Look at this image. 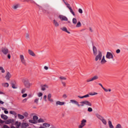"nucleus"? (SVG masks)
Here are the masks:
<instances>
[{"label": "nucleus", "mask_w": 128, "mask_h": 128, "mask_svg": "<svg viewBox=\"0 0 128 128\" xmlns=\"http://www.w3.org/2000/svg\"><path fill=\"white\" fill-rule=\"evenodd\" d=\"M22 82L24 83V84L26 88H30L31 84L30 83V80H28L24 79L22 80Z\"/></svg>", "instance_id": "nucleus-1"}, {"label": "nucleus", "mask_w": 128, "mask_h": 128, "mask_svg": "<svg viewBox=\"0 0 128 128\" xmlns=\"http://www.w3.org/2000/svg\"><path fill=\"white\" fill-rule=\"evenodd\" d=\"M102 53L100 51L98 52V54L96 56L95 58L96 62L98 60H102Z\"/></svg>", "instance_id": "nucleus-2"}, {"label": "nucleus", "mask_w": 128, "mask_h": 128, "mask_svg": "<svg viewBox=\"0 0 128 128\" xmlns=\"http://www.w3.org/2000/svg\"><path fill=\"white\" fill-rule=\"evenodd\" d=\"M106 58L108 60H114V55L110 52H107Z\"/></svg>", "instance_id": "nucleus-3"}, {"label": "nucleus", "mask_w": 128, "mask_h": 128, "mask_svg": "<svg viewBox=\"0 0 128 128\" xmlns=\"http://www.w3.org/2000/svg\"><path fill=\"white\" fill-rule=\"evenodd\" d=\"M4 122H5L6 124H11L12 126H14V120L8 119L5 122L4 121Z\"/></svg>", "instance_id": "nucleus-4"}, {"label": "nucleus", "mask_w": 128, "mask_h": 128, "mask_svg": "<svg viewBox=\"0 0 128 128\" xmlns=\"http://www.w3.org/2000/svg\"><path fill=\"white\" fill-rule=\"evenodd\" d=\"M1 52L4 54L6 55L8 54V49L6 47H3L1 49Z\"/></svg>", "instance_id": "nucleus-5"}, {"label": "nucleus", "mask_w": 128, "mask_h": 128, "mask_svg": "<svg viewBox=\"0 0 128 128\" xmlns=\"http://www.w3.org/2000/svg\"><path fill=\"white\" fill-rule=\"evenodd\" d=\"M20 60L22 64L26 66V60H24V55H20Z\"/></svg>", "instance_id": "nucleus-6"}, {"label": "nucleus", "mask_w": 128, "mask_h": 128, "mask_svg": "<svg viewBox=\"0 0 128 128\" xmlns=\"http://www.w3.org/2000/svg\"><path fill=\"white\" fill-rule=\"evenodd\" d=\"M80 104H86V106H92V103L88 100H84L80 102Z\"/></svg>", "instance_id": "nucleus-7"}, {"label": "nucleus", "mask_w": 128, "mask_h": 128, "mask_svg": "<svg viewBox=\"0 0 128 128\" xmlns=\"http://www.w3.org/2000/svg\"><path fill=\"white\" fill-rule=\"evenodd\" d=\"M86 120H82L81 124L79 125L78 128H82L83 126H86Z\"/></svg>", "instance_id": "nucleus-8"}, {"label": "nucleus", "mask_w": 128, "mask_h": 128, "mask_svg": "<svg viewBox=\"0 0 128 128\" xmlns=\"http://www.w3.org/2000/svg\"><path fill=\"white\" fill-rule=\"evenodd\" d=\"M58 18L61 20H64L65 22H68V18H66V16L60 15L58 16Z\"/></svg>", "instance_id": "nucleus-9"}, {"label": "nucleus", "mask_w": 128, "mask_h": 128, "mask_svg": "<svg viewBox=\"0 0 128 128\" xmlns=\"http://www.w3.org/2000/svg\"><path fill=\"white\" fill-rule=\"evenodd\" d=\"M47 98L48 102H54V99L52 98V94H48Z\"/></svg>", "instance_id": "nucleus-10"}, {"label": "nucleus", "mask_w": 128, "mask_h": 128, "mask_svg": "<svg viewBox=\"0 0 128 128\" xmlns=\"http://www.w3.org/2000/svg\"><path fill=\"white\" fill-rule=\"evenodd\" d=\"M92 50L94 55L96 56V54H98V50L96 49V46H92Z\"/></svg>", "instance_id": "nucleus-11"}, {"label": "nucleus", "mask_w": 128, "mask_h": 128, "mask_svg": "<svg viewBox=\"0 0 128 128\" xmlns=\"http://www.w3.org/2000/svg\"><path fill=\"white\" fill-rule=\"evenodd\" d=\"M70 102L72 104H76V106H78V108H80V104H78V102L76 100H70Z\"/></svg>", "instance_id": "nucleus-12"}, {"label": "nucleus", "mask_w": 128, "mask_h": 128, "mask_svg": "<svg viewBox=\"0 0 128 128\" xmlns=\"http://www.w3.org/2000/svg\"><path fill=\"white\" fill-rule=\"evenodd\" d=\"M5 78L6 80H10V78H12V74L10 73V72H8Z\"/></svg>", "instance_id": "nucleus-13"}, {"label": "nucleus", "mask_w": 128, "mask_h": 128, "mask_svg": "<svg viewBox=\"0 0 128 128\" xmlns=\"http://www.w3.org/2000/svg\"><path fill=\"white\" fill-rule=\"evenodd\" d=\"M64 102H62L60 101H56V106H64Z\"/></svg>", "instance_id": "nucleus-14"}, {"label": "nucleus", "mask_w": 128, "mask_h": 128, "mask_svg": "<svg viewBox=\"0 0 128 128\" xmlns=\"http://www.w3.org/2000/svg\"><path fill=\"white\" fill-rule=\"evenodd\" d=\"M53 24L54 26L58 28V26H60V24L58 23V21L56 20H53Z\"/></svg>", "instance_id": "nucleus-15"}, {"label": "nucleus", "mask_w": 128, "mask_h": 128, "mask_svg": "<svg viewBox=\"0 0 128 128\" xmlns=\"http://www.w3.org/2000/svg\"><path fill=\"white\" fill-rule=\"evenodd\" d=\"M28 52L29 54H30V56H36V54H34V52H33L32 50H28Z\"/></svg>", "instance_id": "nucleus-16"}, {"label": "nucleus", "mask_w": 128, "mask_h": 128, "mask_svg": "<svg viewBox=\"0 0 128 128\" xmlns=\"http://www.w3.org/2000/svg\"><path fill=\"white\" fill-rule=\"evenodd\" d=\"M20 124H22V123L20 122H18V121H16L14 123V125L16 126V128H20Z\"/></svg>", "instance_id": "nucleus-17"}, {"label": "nucleus", "mask_w": 128, "mask_h": 128, "mask_svg": "<svg viewBox=\"0 0 128 128\" xmlns=\"http://www.w3.org/2000/svg\"><path fill=\"white\" fill-rule=\"evenodd\" d=\"M106 59L104 58V56H102V59L100 61V64H106Z\"/></svg>", "instance_id": "nucleus-18"}, {"label": "nucleus", "mask_w": 128, "mask_h": 128, "mask_svg": "<svg viewBox=\"0 0 128 128\" xmlns=\"http://www.w3.org/2000/svg\"><path fill=\"white\" fill-rule=\"evenodd\" d=\"M28 126H29V125H28V123L24 122L22 124V128H26Z\"/></svg>", "instance_id": "nucleus-19"}, {"label": "nucleus", "mask_w": 128, "mask_h": 128, "mask_svg": "<svg viewBox=\"0 0 128 128\" xmlns=\"http://www.w3.org/2000/svg\"><path fill=\"white\" fill-rule=\"evenodd\" d=\"M1 118H2V120H6L8 118V117L6 115L2 114H1Z\"/></svg>", "instance_id": "nucleus-20"}, {"label": "nucleus", "mask_w": 128, "mask_h": 128, "mask_svg": "<svg viewBox=\"0 0 128 128\" xmlns=\"http://www.w3.org/2000/svg\"><path fill=\"white\" fill-rule=\"evenodd\" d=\"M60 30H63V32H67L68 34H70V32H68V29L66 27H63L61 28Z\"/></svg>", "instance_id": "nucleus-21"}, {"label": "nucleus", "mask_w": 128, "mask_h": 128, "mask_svg": "<svg viewBox=\"0 0 128 128\" xmlns=\"http://www.w3.org/2000/svg\"><path fill=\"white\" fill-rule=\"evenodd\" d=\"M108 124L110 128H114V125H112V121L109 120L108 122Z\"/></svg>", "instance_id": "nucleus-22"}, {"label": "nucleus", "mask_w": 128, "mask_h": 128, "mask_svg": "<svg viewBox=\"0 0 128 128\" xmlns=\"http://www.w3.org/2000/svg\"><path fill=\"white\" fill-rule=\"evenodd\" d=\"M100 120H102V124H106V119L104 118H100Z\"/></svg>", "instance_id": "nucleus-23"}, {"label": "nucleus", "mask_w": 128, "mask_h": 128, "mask_svg": "<svg viewBox=\"0 0 128 128\" xmlns=\"http://www.w3.org/2000/svg\"><path fill=\"white\" fill-rule=\"evenodd\" d=\"M18 117L19 118V120H24V116L20 114H18Z\"/></svg>", "instance_id": "nucleus-24"}, {"label": "nucleus", "mask_w": 128, "mask_h": 128, "mask_svg": "<svg viewBox=\"0 0 128 128\" xmlns=\"http://www.w3.org/2000/svg\"><path fill=\"white\" fill-rule=\"evenodd\" d=\"M48 88V85H44L43 86H42V90H46Z\"/></svg>", "instance_id": "nucleus-25"}, {"label": "nucleus", "mask_w": 128, "mask_h": 128, "mask_svg": "<svg viewBox=\"0 0 128 128\" xmlns=\"http://www.w3.org/2000/svg\"><path fill=\"white\" fill-rule=\"evenodd\" d=\"M42 126H44V128H50V124L48 123H44Z\"/></svg>", "instance_id": "nucleus-26"}, {"label": "nucleus", "mask_w": 128, "mask_h": 128, "mask_svg": "<svg viewBox=\"0 0 128 128\" xmlns=\"http://www.w3.org/2000/svg\"><path fill=\"white\" fill-rule=\"evenodd\" d=\"M92 80L94 82V80H96L98 79V76H94L92 78Z\"/></svg>", "instance_id": "nucleus-27"}, {"label": "nucleus", "mask_w": 128, "mask_h": 128, "mask_svg": "<svg viewBox=\"0 0 128 128\" xmlns=\"http://www.w3.org/2000/svg\"><path fill=\"white\" fill-rule=\"evenodd\" d=\"M29 122H30V124H37L38 122L34 120H28Z\"/></svg>", "instance_id": "nucleus-28"}, {"label": "nucleus", "mask_w": 128, "mask_h": 128, "mask_svg": "<svg viewBox=\"0 0 128 128\" xmlns=\"http://www.w3.org/2000/svg\"><path fill=\"white\" fill-rule=\"evenodd\" d=\"M77 22H78V20H76V18H72V24H76Z\"/></svg>", "instance_id": "nucleus-29"}, {"label": "nucleus", "mask_w": 128, "mask_h": 128, "mask_svg": "<svg viewBox=\"0 0 128 128\" xmlns=\"http://www.w3.org/2000/svg\"><path fill=\"white\" fill-rule=\"evenodd\" d=\"M59 78L61 82H62V80H66V77L62 76H60Z\"/></svg>", "instance_id": "nucleus-30"}, {"label": "nucleus", "mask_w": 128, "mask_h": 128, "mask_svg": "<svg viewBox=\"0 0 128 128\" xmlns=\"http://www.w3.org/2000/svg\"><path fill=\"white\" fill-rule=\"evenodd\" d=\"M11 84L12 85V88H14V89L18 88V86H16V84H14V82H12Z\"/></svg>", "instance_id": "nucleus-31"}, {"label": "nucleus", "mask_w": 128, "mask_h": 128, "mask_svg": "<svg viewBox=\"0 0 128 128\" xmlns=\"http://www.w3.org/2000/svg\"><path fill=\"white\" fill-rule=\"evenodd\" d=\"M38 100H40V98H36L34 100V104H38Z\"/></svg>", "instance_id": "nucleus-32"}, {"label": "nucleus", "mask_w": 128, "mask_h": 128, "mask_svg": "<svg viewBox=\"0 0 128 128\" xmlns=\"http://www.w3.org/2000/svg\"><path fill=\"white\" fill-rule=\"evenodd\" d=\"M80 26H82V23L80 22H78L76 25V28H80Z\"/></svg>", "instance_id": "nucleus-33"}, {"label": "nucleus", "mask_w": 128, "mask_h": 128, "mask_svg": "<svg viewBox=\"0 0 128 128\" xmlns=\"http://www.w3.org/2000/svg\"><path fill=\"white\" fill-rule=\"evenodd\" d=\"M2 86H5L6 88H8V86H10V84H8V83L6 82V83H3L2 84Z\"/></svg>", "instance_id": "nucleus-34"}, {"label": "nucleus", "mask_w": 128, "mask_h": 128, "mask_svg": "<svg viewBox=\"0 0 128 128\" xmlns=\"http://www.w3.org/2000/svg\"><path fill=\"white\" fill-rule=\"evenodd\" d=\"M115 128H122V124H118L116 125Z\"/></svg>", "instance_id": "nucleus-35"}, {"label": "nucleus", "mask_w": 128, "mask_h": 128, "mask_svg": "<svg viewBox=\"0 0 128 128\" xmlns=\"http://www.w3.org/2000/svg\"><path fill=\"white\" fill-rule=\"evenodd\" d=\"M38 122H44L46 121L42 118H40L38 120Z\"/></svg>", "instance_id": "nucleus-36"}, {"label": "nucleus", "mask_w": 128, "mask_h": 128, "mask_svg": "<svg viewBox=\"0 0 128 128\" xmlns=\"http://www.w3.org/2000/svg\"><path fill=\"white\" fill-rule=\"evenodd\" d=\"M64 4H65L66 5V6L68 8V10L72 9V7L70 6V4H68L66 2H64Z\"/></svg>", "instance_id": "nucleus-37"}, {"label": "nucleus", "mask_w": 128, "mask_h": 128, "mask_svg": "<svg viewBox=\"0 0 128 128\" xmlns=\"http://www.w3.org/2000/svg\"><path fill=\"white\" fill-rule=\"evenodd\" d=\"M33 120H35V122H36V120H38V116H33Z\"/></svg>", "instance_id": "nucleus-38"}, {"label": "nucleus", "mask_w": 128, "mask_h": 128, "mask_svg": "<svg viewBox=\"0 0 128 128\" xmlns=\"http://www.w3.org/2000/svg\"><path fill=\"white\" fill-rule=\"evenodd\" d=\"M26 40H30V34H28V33H26Z\"/></svg>", "instance_id": "nucleus-39"}, {"label": "nucleus", "mask_w": 128, "mask_h": 128, "mask_svg": "<svg viewBox=\"0 0 128 128\" xmlns=\"http://www.w3.org/2000/svg\"><path fill=\"white\" fill-rule=\"evenodd\" d=\"M90 94V96H96V94H98V93L97 92H90V94Z\"/></svg>", "instance_id": "nucleus-40"}, {"label": "nucleus", "mask_w": 128, "mask_h": 128, "mask_svg": "<svg viewBox=\"0 0 128 128\" xmlns=\"http://www.w3.org/2000/svg\"><path fill=\"white\" fill-rule=\"evenodd\" d=\"M88 112H92V108L90 107L88 108Z\"/></svg>", "instance_id": "nucleus-41"}, {"label": "nucleus", "mask_w": 128, "mask_h": 128, "mask_svg": "<svg viewBox=\"0 0 128 128\" xmlns=\"http://www.w3.org/2000/svg\"><path fill=\"white\" fill-rule=\"evenodd\" d=\"M70 10V12H71V14H72L73 16H76V14H74V11L72 10V9L71 8Z\"/></svg>", "instance_id": "nucleus-42"}, {"label": "nucleus", "mask_w": 128, "mask_h": 128, "mask_svg": "<svg viewBox=\"0 0 128 128\" xmlns=\"http://www.w3.org/2000/svg\"><path fill=\"white\" fill-rule=\"evenodd\" d=\"M38 98H40V96H42V92H39L38 94Z\"/></svg>", "instance_id": "nucleus-43"}, {"label": "nucleus", "mask_w": 128, "mask_h": 128, "mask_svg": "<svg viewBox=\"0 0 128 128\" xmlns=\"http://www.w3.org/2000/svg\"><path fill=\"white\" fill-rule=\"evenodd\" d=\"M93 82L92 78H91L90 79H88V80H86L87 82Z\"/></svg>", "instance_id": "nucleus-44"}, {"label": "nucleus", "mask_w": 128, "mask_h": 128, "mask_svg": "<svg viewBox=\"0 0 128 128\" xmlns=\"http://www.w3.org/2000/svg\"><path fill=\"white\" fill-rule=\"evenodd\" d=\"M78 12L80 14H82V8H79Z\"/></svg>", "instance_id": "nucleus-45"}, {"label": "nucleus", "mask_w": 128, "mask_h": 128, "mask_svg": "<svg viewBox=\"0 0 128 128\" xmlns=\"http://www.w3.org/2000/svg\"><path fill=\"white\" fill-rule=\"evenodd\" d=\"M89 97H90V94H87L83 96V98H89Z\"/></svg>", "instance_id": "nucleus-46"}, {"label": "nucleus", "mask_w": 128, "mask_h": 128, "mask_svg": "<svg viewBox=\"0 0 128 128\" xmlns=\"http://www.w3.org/2000/svg\"><path fill=\"white\" fill-rule=\"evenodd\" d=\"M10 114H16V112L14 111H10Z\"/></svg>", "instance_id": "nucleus-47"}, {"label": "nucleus", "mask_w": 128, "mask_h": 128, "mask_svg": "<svg viewBox=\"0 0 128 128\" xmlns=\"http://www.w3.org/2000/svg\"><path fill=\"white\" fill-rule=\"evenodd\" d=\"M22 96L23 98H26V96H28V94H23L22 95Z\"/></svg>", "instance_id": "nucleus-48"}, {"label": "nucleus", "mask_w": 128, "mask_h": 128, "mask_svg": "<svg viewBox=\"0 0 128 128\" xmlns=\"http://www.w3.org/2000/svg\"><path fill=\"white\" fill-rule=\"evenodd\" d=\"M46 98H47L46 95H45V96H44V99L45 102H47Z\"/></svg>", "instance_id": "nucleus-49"}, {"label": "nucleus", "mask_w": 128, "mask_h": 128, "mask_svg": "<svg viewBox=\"0 0 128 128\" xmlns=\"http://www.w3.org/2000/svg\"><path fill=\"white\" fill-rule=\"evenodd\" d=\"M18 8V5H16V6H14V10H16V8Z\"/></svg>", "instance_id": "nucleus-50"}, {"label": "nucleus", "mask_w": 128, "mask_h": 128, "mask_svg": "<svg viewBox=\"0 0 128 128\" xmlns=\"http://www.w3.org/2000/svg\"><path fill=\"white\" fill-rule=\"evenodd\" d=\"M26 92V88H24L22 90V94H24Z\"/></svg>", "instance_id": "nucleus-51"}, {"label": "nucleus", "mask_w": 128, "mask_h": 128, "mask_svg": "<svg viewBox=\"0 0 128 128\" xmlns=\"http://www.w3.org/2000/svg\"><path fill=\"white\" fill-rule=\"evenodd\" d=\"M26 100H28L27 98H24V100H22V102L25 103L26 102Z\"/></svg>", "instance_id": "nucleus-52"}, {"label": "nucleus", "mask_w": 128, "mask_h": 128, "mask_svg": "<svg viewBox=\"0 0 128 128\" xmlns=\"http://www.w3.org/2000/svg\"><path fill=\"white\" fill-rule=\"evenodd\" d=\"M116 54H120V49H118L116 50Z\"/></svg>", "instance_id": "nucleus-53"}, {"label": "nucleus", "mask_w": 128, "mask_h": 128, "mask_svg": "<svg viewBox=\"0 0 128 128\" xmlns=\"http://www.w3.org/2000/svg\"><path fill=\"white\" fill-rule=\"evenodd\" d=\"M103 89L106 92H108V90L104 88H103Z\"/></svg>", "instance_id": "nucleus-54"}, {"label": "nucleus", "mask_w": 128, "mask_h": 128, "mask_svg": "<svg viewBox=\"0 0 128 128\" xmlns=\"http://www.w3.org/2000/svg\"><path fill=\"white\" fill-rule=\"evenodd\" d=\"M61 82H62V84L64 86H66V83L62 81Z\"/></svg>", "instance_id": "nucleus-55"}, {"label": "nucleus", "mask_w": 128, "mask_h": 128, "mask_svg": "<svg viewBox=\"0 0 128 128\" xmlns=\"http://www.w3.org/2000/svg\"><path fill=\"white\" fill-rule=\"evenodd\" d=\"M2 70V74H4L5 72L4 69V68L2 67V68L1 69Z\"/></svg>", "instance_id": "nucleus-56"}, {"label": "nucleus", "mask_w": 128, "mask_h": 128, "mask_svg": "<svg viewBox=\"0 0 128 128\" xmlns=\"http://www.w3.org/2000/svg\"><path fill=\"white\" fill-rule=\"evenodd\" d=\"M4 121L2 120V119L0 118V124H4Z\"/></svg>", "instance_id": "nucleus-57"}, {"label": "nucleus", "mask_w": 128, "mask_h": 128, "mask_svg": "<svg viewBox=\"0 0 128 128\" xmlns=\"http://www.w3.org/2000/svg\"><path fill=\"white\" fill-rule=\"evenodd\" d=\"M63 98H67L66 94H64L63 95Z\"/></svg>", "instance_id": "nucleus-58"}, {"label": "nucleus", "mask_w": 128, "mask_h": 128, "mask_svg": "<svg viewBox=\"0 0 128 128\" xmlns=\"http://www.w3.org/2000/svg\"><path fill=\"white\" fill-rule=\"evenodd\" d=\"M44 70H48V67L45 66L44 67Z\"/></svg>", "instance_id": "nucleus-59"}, {"label": "nucleus", "mask_w": 128, "mask_h": 128, "mask_svg": "<svg viewBox=\"0 0 128 128\" xmlns=\"http://www.w3.org/2000/svg\"><path fill=\"white\" fill-rule=\"evenodd\" d=\"M4 114H8V111L5 110L4 111Z\"/></svg>", "instance_id": "nucleus-60"}, {"label": "nucleus", "mask_w": 128, "mask_h": 128, "mask_svg": "<svg viewBox=\"0 0 128 128\" xmlns=\"http://www.w3.org/2000/svg\"><path fill=\"white\" fill-rule=\"evenodd\" d=\"M97 117L98 118H99V120H100V118H104L100 115H98Z\"/></svg>", "instance_id": "nucleus-61"}, {"label": "nucleus", "mask_w": 128, "mask_h": 128, "mask_svg": "<svg viewBox=\"0 0 128 128\" xmlns=\"http://www.w3.org/2000/svg\"><path fill=\"white\" fill-rule=\"evenodd\" d=\"M78 98H84V96H78Z\"/></svg>", "instance_id": "nucleus-62"}, {"label": "nucleus", "mask_w": 128, "mask_h": 128, "mask_svg": "<svg viewBox=\"0 0 128 128\" xmlns=\"http://www.w3.org/2000/svg\"><path fill=\"white\" fill-rule=\"evenodd\" d=\"M8 58H9V60L10 58V54H8Z\"/></svg>", "instance_id": "nucleus-63"}, {"label": "nucleus", "mask_w": 128, "mask_h": 128, "mask_svg": "<svg viewBox=\"0 0 128 128\" xmlns=\"http://www.w3.org/2000/svg\"><path fill=\"white\" fill-rule=\"evenodd\" d=\"M50 128H56V126H52L51 127H50Z\"/></svg>", "instance_id": "nucleus-64"}]
</instances>
